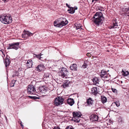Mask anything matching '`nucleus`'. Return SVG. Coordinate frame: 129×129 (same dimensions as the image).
<instances>
[{"instance_id":"6e6552de","label":"nucleus","mask_w":129,"mask_h":129,"mask_svg":"<svg viewBox=\"0 0 129 129\" xmlns=\"http://www.w3.org/2000/svg\"><path fill=\"white\" fill-rule=\"evenodd\" d=\"M100 76L101 78L103 77L106 79L108 78L109 79L110 75L109 74V73L107 74L106 71L103 69L101 71Z\"/></svg>"},{"instance_id":"0eeeda50","label":"nucleus","mask_w":129,"mask_h":129,"mask_svg":"<svg viewBox=\"0 0 129 129\" xmlns=\"http://www.w3.org/2000/svg\"><path fill=\"white\" fill-rule=\"evenodd\" d=\"M121 16L122 15L127 17V16H129V15L128 14H129V8H123L121 10Z\"/></svg>"},{"instance_id":"603ef678","label":"nucleus","mask_w":129,"mask_h":129,"mask_svg":"<svg viewBox=\"0 0 129 129\" xmlns=\"http://www.w3.org/2000/svg\"><path fill=\"white\" fill-rule=\"evenodd\" d=\"M2 53L3 54L4 56H5V54L4 53V52H3V53Z\"/></svg>"},{"instance_id":"a19ab883","label":"nucleus","mask_w":129,"mask_h":129,"mask_svg":"<svg viewBox=\"0 0 129 129\" xmlns=\"http://www.w3.org/2000/svg\"><path fill=\"white\" fill-rule=\"evenodd\" d=\"M53 129H60V128L59 127L57 126L56 127V126H54Z\"/></svg>"},{"instance_id":"c03bdc74","label":"nucleus","mask_w":129,"mask_h":129,"mask_svg":"<svg viewBox=\"0 0 129 129\" xmlns=\"http://www.w3.org/2000/svg\"><path fill=\"white\" fill-rule=\"evenodd\" d=\"M74 8V9L75 11V10H77V7L75 6Z\"/></svg>"},{"instance_id":"a211bd4d","label":"nucleus","mask_w":129,"mask_h":129,"mask_svg":"<svg viewBox=\"0 0 129 129\" xmlns=\"http://www.w3.org/2000/svg\"><path fill=\"white\" fill-rule=\"evenodd\" d=\"M122 75L124 76H126L128 75H129V72L126 70L124 69H123L121 71Z\"/></svg>"},{"instance_id":"7ed1b4c3","label":"nucleus","mask_w":129,"mask_h":129,"mask_svg":"<svg viewBox=\"0 0 129 129\" xmlns=\"http://www.w3.org/2000/svg\"><path fill=\"white\" fill-rule=\"evenodd\" d=\"M0 20L3 23L5 24H9L11 23L12 21L11 15L8 14L1 15Z\"/></svg>"},{"instance_id":"72a5a7b5","label":"nucleus","mask_w":129,"mask_h":129,"mask_svg":"<svg viewBox=\"0 0 129 129\" xmlns=\"http://www.w3.org/2000/svg\"><path fill=\"white\" fill-rule=\"evenodd\" d=\"M97 9L101 11H103L104 9L101 6L98 7Z\"/></svg>"},{"instance_id":"3c124183","label":"nucleus","mask_w":129,"mask_h":129,"mask_svg":"<svg viewBox=\"0 0 129 129\" xmlns=\"http://www.w3.org/2000/svg\"><path fill=\"white\" fill-rule=\"evenodd\" d=\"M1 110L0 109V117L1 116Z\"/></svg>"},{"instance_id":"cd10ccee","label":"nucleus","mask_w":129,"mask_h":129,"mask_svg":"<svg viewBox=\"0 0 129 129\" xmlns=\"http://www.w3.org/2000/svg\"><path fill=\"white\" fill-rule=\"evenodd\" d=\"M16 80H13L10 83V86L11 87H13L14 86Z\"/></svg>"},{"instance_id":"c9c22d12","label":"nucleus","mask_w":129,"mask_h":129,"mask_svg":"<svg viewBox=\"0 0 129 129\" xmlns=\"http://www.w3.org/2000/svg\"><path fill=\"white\" fill-rule=\"evenodd\" d=\"M18 72L17 71H15V74L13 75H12V77H14L15 76H18L17 75V74L18 73Z\"/></svg>"},{"instance_id":"79ce46f5","label":"nucleus","mask_w":129,"mask_h":129,"mask_svg":"<svg viewBox=\"0 0 129 129\" xmlns=\"http://www.w3.org/2000/svg\"><path fill=\"white\" fill-rule=\"evenodd\" d=\"M2 0L4 1V2L5 3L9 1V0Z\"/></svg>"},{"instance_id":"6ab92c4d","label":"nucleus","mask_w":129,"mask_h":129,"mask_svg":"<svg viewBox=\"0 0 129 129\" xmlns=\"http://www.w3.org/2000/svg\"><path fill=\"white\" fill-rule=\"evenodd\" d=\"M77 65L76 64L74 63L70 66V68L72 70L76 71H77Z\"/></svg>"},{"instance_id":"864d4df0","label":"nucleus","mask_w":129,"mask_h":129,"mask_svg":"<svg viewBox=\"0 0 129 129\" xmlns=\"http://www.w3.org/2000/svg\"><path fill=\"white\" fill-rule=\"evenodd\" d=\"M2 53L3 54L4 56H5V54L4 53V52H3V53Z\"/></svg>"},{"instance_id":"c756f323","label":"nucleus","mask_w":129,"mask_h":129,"mask_svg":"<svg viewBox=\"0 0 129 129\" xmlns=\"http://www.w3.org/2000/svg\"><path fill=\"white\" fill-rule=\"evenodd\" d=\"M23 33L22 34V36L23 38H27V37H28L27 35H26L25 30L23 31Z\"/></svg>"},{"instance_id":"4468645a","label":"nucleus","mask_w":129,"mask_h":129,"mask_svg":"<svg viewBox=\"0 0 129 129\" xmlns=\"http://www.w3.org/2000/svg\"><path fill=\"white\" fill-rule=\"evenodd\" d=\"M73 116L74 117H80L82 115L81 113L79 111L78 112L74 111L72 113Z\"/></svg>"},{"instance_id":"ea45409f","label":"nucleus","mask_w":129,"mask_h":129,"mask_svg":"<svg viewBox=\"0 0 129 129\" xmlns=\"http://www.w3.org/2000/svg\"><path fill=\"white\" fill-rule=\"evenodd\" d=\"M39 98L36 96H33V99L34 100L39 99Z\"/></svg>"},{"instance_id":"13d9d810","label":"nucleus","mask_w":129,"mask_h":129,"mask_svg":"<svg viewBox=\"0 0 129 129\" xmlns=\"http://www.w3.org/2000/svg\"><path fill=\"white\" fill-rule=\"evenodd\" d=\"M122 83V82L121 81V83Z\"/></svg>"},{"instance_id":"ddd939ff","label":"nucleus","mask_w":129,"mask_h":129,"mask_svg":"<svg viewBox=\"0 0 129 129\" xmlns=\"http://www.w3.org/2000/svg\"><path fill=\"white\" fill-rule=\"evenodd\" d=\"M47 90H44L42 91H40V90H37L36 92L40 94L42 96H45L46 95Z\"/></svg>"},{"instance_id":"bb28decb","label":"nucleus","mask_w":129,"mask_h":129,"mask_svg":"<svg viewBox=\"0 0 129 129\" xmlns=\"http://www.w3.org/2000/svg\"><path fill=\"white\" fill-rule=\"evenodd\" d=\"M34 55H35L34 56V57H36L38 58L39 59L42 60V59H41V58H43L41 57V56L42 55V54H39L38 55H37L36 54H34Z\"/></svg>"},{"instance_id":"a18cd8bd","label":"nucleus","mask_w":129,"mask_h":129,"mask_svg":"<svg viewBox=\"0 0 129 129\" xmlns=\"http://www.w3.org/2000/svg\"><path fill=\"white\" fill-rule=\"evenodd\" d=\"M86 55L87 56L89 57L90 56V54L89 53H88L86 54Z\"/></svg>"},{"instance_id":"4d7b16f0","label":"nucleus","mask_w":129,"mask_h":129,"mask_svg":"<svg viewBox=\"0 0 129 129\" xmlns=\"http://www.w3.org/2000/svg\"><path fill=\"white\" fill-rule=\"evenodd\" d=\"M109 71V70H108V71H107V72H106L107 73V72H108Z\"/></svg>"},{"instance_id":"412c9836","label":"nucleus","mask_w":129,"mask_h":129,"mask_svg":"<svg viewBox=\"0 0 129 129\" xmlns=\"http://www.w3.org/2000/svg\"><path fill=\"white\" fill-rule=\"evenodd\" d=\"M91 92L94 95H96L98 93V90L96 87H93L91 89Z\"/></svg>"},{"instance_id":"f8f14e48","label":"nucleus","mask_w":129,"mask_h":129,"mask_svg":"<svg viewBox=\"0 0 129 129\" xmlns=\"http://www.w3.org/2000/svg\"><path fill=\"white\" fill-rule=\"evenodd\" d=\"M45 68V67L43 64H40L37 66L36 69L37 71L40 72L43 71Z\"/></svg>"},{"instance_id":"4c0bfd02","label":"nucleus","mask_w":129,"mask_h":129,"mask_svg":"<svg viewBox=\"0 0 129 129\" xmlns=\"http://www.w3.org/2000/svg\"><path fill=\"white\" fill-rule=\"evenodd\" d=\"M87 66V64L86 63H84L81 67V68H85Z\"/></svg>"},{"instance_id":"f704fd0d","label":"nucleus","mask_w":129,"mask_h":129,"mask_svg":"<svg viewBox=\"0 0 129 129\" xmlns=\"http://www.w3.org/2000/svg\"><path fill=\"white\" fill-rule=\"evenodd\" d=\"M115 104L117 107H118L120 105V103H119V102L118 101H116L115 102Z\"/></svg>"},{"instance_id":"2f4dec72","label":"nucleus","mask_w":129,"mask_h":129,"mask_svg":"<svg viewBox=\"0 0 129 129\" xmlns=\"http://www.w3.org/2000/svg\"><path fill=\"white\" fill-rule=\"evenodd\" d=\"M65 129H74V128L72 125H69L67 126Z\"/></svg>"},{"instance_id":"dca6fc26","label":"nucleus","mask_w":129,"mask_h":129,"mask_svg":"<svg viewBox=\"0 0 129 129\" xmlns=\"http://www.w3.org/2000/svg\"><path fill=\"white\" fill-rule=\"evenodd\" d=\"M74 100L73 99L69 98L67 100L68 104L71 106H72L74 104Z\"/></svg>"},{"instance_id":"393cba45","label":"nucleus","mask_w":129,"mask_h":129,"mask_svg":"<svg viewBox=\"0 0 129 129\" xmlns=\"http://www.w3.org/2000/svg\"><path fill=\"white\" fill-rule=\"evenodd\" d=\"M45 86L44 85H43L42 86H39L38 89H37V90H40V91H42L44 90H46L45 89Z\"/></svg>"},{"instance_id":"5701e85b","label":"nucleus","mask_w":129,"mask_h":129,"mask_svg":"<svg viewBox=\"0 0 129 129\" xmlns=\"http://www.w3.org/2000/svg\"><path fill=\"white\" fill-rule=\"evenodd\" d=\"M101 102L102 103L104 104L106 103L107 101V98L104 95H102L101 96Z\"/></svg>"},{"instance_id":"f03ea898","label":"nucleus","mask_w":129,"mask_h":129,"mask_svg":"<svg viewBox=\"0 0 129 129\" xmlns=\"http://www.w3.org/2000/svg\"><path fill=\"white\" fill-rule=\"evenodd\" d=\"M59 20H56L54 22V26L56 27L61 28L66 25L68 23V21L65 18H60Z\"/></svg>"},{"instance_id":"f257e3e1","label":"nucleus","mask_w":129,"mask_h":129,"mask_svg":"<svg viewBox=\"0 0 129 129\" xmlns=\"http://www.w3.org/2000/svg\"><path fill=\"white\" fill-rule=\"evenodd\" d=\"M93 18L94 19L93 22L96 25V26H99L103 20L104 19L103 16V14L101 12H96L94 14Z\"/></svg>"},{"instance_id":"39448f33","label":"nucleus","mask_w":129,"mask_h":129,"mask_svg":"<svg viewBox=\"0 0 129 129\" xmlns=\"http://www.w3.org/2000/svg\"><path fill=\"white\" fill-rule=\"evenodd\" d=\"M64 99L62 96H58L56 98L54 101V105L58 106L62 105L63 103Z\"/></svg>"},{"instance_id":"1a4fd4ad","label":"nucleus","mask_w":129,"mask_h":129,"mask_svg":"<svg viewBox=\"0 0 129 129\" xmlns=\"http://www.w3.org/2000/svg\"><path fill=\"white\" fill-rule=\"evenodd\" d=\"M68 73L67 69L65 68H62L60 71L61 76L63 78L67 76Z\"/></svg>"},{"instance_id":"a878e982","label":"nucleus","mask_w":129,"mask_h":129,"mask_svg":"<svg viewBox=\"0 0 129 129\" xmlns=\"http://www.w3.org/2000/svg\"><path fill=\"white\" fill-rule=\"evenodd\" d=\"M25 31L26 35H27L28 37H29L30 36H32L34 34V33H32L28 31H26L25 30Z\"/></svg>"},{"instance_id":"aec40b11","label":"nucleus","mask_w":129,"mask_h":129,"mask_svg":"<svg viewBox=\"0 0 129 129\" xmlns=\"http://www.w3.org/2000/svg\"><path fill=\"white\" fill-rule=\"evenodd\" d=\"M117 24V23L116 22H115V23H114V22H113V24L109 27V28L110 29H111L112 28H117V27L118 28V27H117V26H118V25Z\"/></svg>"},{"instance_id":"9d476101","label":"nucleus","mask_w":129,"mask_h":129,"mask_svg":"<svg viewBox=\"0 0 129 129\" xmlns=\"http://www.w3.org/2000/svg\"><path fill=\"white\" fill-rule=\"evenodd\" d=\"M10 57L7 54L6 55V57L5 59V61H4L5 66L7 68L9 66L10 63L11 62V61L10 59Z\"/></svg>"},{"instance_id":"b1692460","label":"nucleus","mask_w":129,"mask_h":129,"mask_svg":"<svg viewBox=\"0 0 129 129\" xmlns=\"http://www.w3.org/2000/svg\"><path fill=\"white\" fill-rule=\"evenodd\" d=\"M68 11L69 12V13L71 14H74L75 11L74 9V8L73 7H71L70 8H69V9L68 10Z\"/></svg>"},{"instance_id":"37998d69","label":"nucleus","mask_w":129,"mask_h":129,"mask_svg":"<svg viewBox=\"0 0 129 129\" xmlns=\"http://www.w3.org/2000/svg\"><path fill=\"white\" fill-rule=\"evenodd\" d=\"M66 6L67 7H68L69 8H71V7L69 6V5H68V4L67 3H66Z\"/></svg>"},{"instance_id":"09e8293b","label":"nucleus","mask_w":129,"mask_h":129,"mask_svg":"<svg viewBox=\"0 0 129 129\" xmlns=\"http://www.w3.org/2000/svg\"><path fill=\"white\" fill-rule=\"evenodd\" d=\"M20 123H21V126L23 128L24 127L23 125L21 124V122Z\"/></svg>"},{"instance_id":"20e7f679","label":"nucleus","mask_w":129,"mask_h":129,"mask_svg":"<svg viewBox=\"0 0 129 129\" xmlns=\"http://www.w3.org/2000/svg\"><path fill=\"white\" fill-rule=\"evenodd\" d=\"M20 43L19 42H13L8 44L7 46V49H13L16 50H18L19 47V45Z\"/></svg>"},{"instance_id":"6e6d98bb","label":"nucleus","mask_w":129,"mask_h":129,"mask_svg":"<svg viewBox=\"0 0 129 129\" xmlns=\"http://www.w3.org/2000/svg\"><path fill=\"white\" fill-rule=\"evenodd\" d=\"M122 88H123V89H124V87H122ZM125 89H126L125 88H124Z\"/></svg>"},{"instance_id":"58836bf2","label":"nucleus","mask_w":129,"mask_h":129,"mask_svg":"<svg viewBox=\"0 0 129 129\" xmlns=\"http://www.w3.org/2000/svg\"><path fill=\"white\" fill-rule=\"evenodd\" d=\"M112 91L114 92H116L117 91V90L116 89L114 88H112Z\"/></svg>"},{"instance_id":"2eb2a0df","label":"nucleus","mask_w":129,"mask_h":129,"mask_svg":"<svg viewBox=\"0 0 129 129\" xmlns=\"http://www.w3.org/2000/svg\"><path fill=\"white\" fill-rule=\"evenodd\" d=\"M86 103L87 104V106H91L93 103V101L91 98H89L86 100Z\"/></svg>"},{"instance_id":"4be33fe9","label":"nucleus","mask_w":129,"mask_h":129,"mask_svg":"<svg viewBox=\"0 0 129 129\" xmlns=\"http://www.w3.org/2000/svg\"><path fill=\"white\" fill-rule=\"evenodd\" d=\"M99 79L96 77L93 78L92 80L94 84L96 85L97 84H99Z\"/></svg>"},{"instance_id":"473e14b6","label":"nucleus","mask_w":129,"mask_h":129,"mask_svg":"<svg viewBox=\"0 0 129 129\" xmlns=\"http://www.w3.org/2000/svg\"><path fill=\"white\" fill-rule=\"evenodd\" d=\"M79 117H75V119L74 121L77 123L79 122L80 121V119H79Z\"/></svg>"},{"instance_id":"c85d7f7f","label":"nucleus","mask_w":129,"mask_h":129,"mask_svg":"<svg viewBox=\"0 0 129 129\" xmlns=\"http://www.w3.org/2000/svg\"><path fill=\"white\" fill-rule=\"evenodd\" d=\"M69 83H68L67 82L65 83L62 85V86L63 87V88H65L66 87L69 86Z\"/></svg>"},{"instance_id":"423d86ee","label":"nucleus","mask_w":129,"mask_h":129,"mask_svg":"<svg viewBox=\"0 0 129 129\" xmlns=\"http://www.w3.org/2000/svg\"><path fill=\"white\" fill-rule=\"evenodd\" d=\"M36 91L34 86L32 85H28V87L27 89V93L30 94H34V93L35 91L36 92Z\"/></svg>"},{"instance_id":"f3484780","label":"nucleus","mask_w":129,"mask_h":129,"mask_svg":"<svg viewBox=\"0 0 129 129\" xmlns=\"http://www.w3.org/2000/svg\"><path fill=\"white\" fill-rule=\"evenodd\" d=\"M33 62L31 60H28L26 63V65L27 68H31L33 65Z\"/></svg>"},{"instance_id":"5fc2aeb1","label":"nucleus","mask_w":129,"mask_h":129,"mask_svg":"<svg viewBox=\"0 0 129 129\" xmlns=\"http://www.w3.org/2000/svg\"><path fill=\"white\" fill-rule=\"evenodd\" d=\"M5 118H6V120H7V117H6V116H5Z\"/></svg>"},{"instance_id":"de8ad7c7","label":"nucleus","mask_w":129,"mask_h":129,"mask_svg":"<svg viewBox=\"0 0 129 129\" xmlns=\"http://www.w3.org/2000/svg\"><path fill=\"white\" fill-rule=\"evenodd\" d=\"M109 122L111 123H112L113 122L111 120H109Z\"/></svg>"},{"instance_id":"8fccbe9b","label":"nucleus","mask_w":129,"mask_h":129,"mask_svg":"<svg viewBox=\"0 0 129 129\" xmlns=\"http://www.w3.org/2000/svg\"><path fill=\"white\" fill-rule=\"evenodd\" d=\"M4 51V50L3 49H2L1 50H0V51H1V52H2V53H3V52Z\"/></svg>"},{"instance_id":"7c9ffc66","label":"nucleus","mask_w":129,"mask_h":129,"mask_svg":"<svg viewBox=\"0 0 129 129\" xmlns=\"http://www.w3.org/2000/svg\"><path fill=\"white\" fill-rule=\"evenodd\" d=\"M50 75L49 73L47 72L45 73L44 75V78H47L49 77Z\"/></svg>"},{"instance_id":"9b49d317","label":"nucleus","mask_w":129,"mask_h":129,"mask_svg":"<svg viewBox=\"0 0 129 129\" xmlns=\"http://www.w3.org/2000/svg\"><path fill=\"white\" fill-rule=\"evenodd\" d=\"M98 116L95 114H92L90 116V118L91 120L92 121H95L98 120Z\"/></svg>"},{"instance_id":"49530a36","label":"nucleus","mask_w":129,"mask_h":129,"mask_svg":"<svg viewBox=\"0 0 129 129\" xmlns=\"http://www.w3.org/2000/svg\"><path fill=\"white\" fill-rule=\"evenodd\" d=\"M28 97L30 99H33V96H28Z\"/></svg>"},{"instance_id":"e433bc0d","label":"nucleus","mask_w":129,"mask_h":129,"mask_svg":"<svg viewBox=\"0 0 129 129\" xmlns=\"http://www.w3.org/2000/svg\"><path fill=\"white\" fill-rule=\"evenodd\" d=\"M77 25V24H76ZM77 26L76 25V30H78L79 29H80V28H81V26L80 25V24H79V26L78 24H77Z\"/></svg>"}]
</instances>
